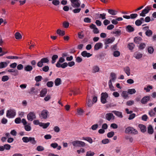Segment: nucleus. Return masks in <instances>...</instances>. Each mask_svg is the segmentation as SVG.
Segmentation results:
<instances>
[{
  "mask_svg": "<svg viewBox=\"0 0 156 156\" xmlns=\"http://www.w3.org/2000/svg\"><path fill=\"white\" fill-rule=\"evenodd\" d=\"M108 85L110 90L112 91H114L115 89L114 87L112 86V83L111 81H109L108 82Z\"/></svg>",
  "mask_w": 156,
  "mask_h": 156,
  "instance_id": "a19ab883",
  "label": "nucleus"
},
{
  "mask_svg": "<svg viewBox=\"0 0 156 156\" xmlns=\"http://www.w3.org/2000/svg\"><path fill=\"white\" fill-rule=\"evenodd\" d=\"M36 118L35 113L34 112H29L27 115V119L28 120L32 121Z\"/></svg>",
  "mask_w": 156,
  "mask_h": 156,
  "instance_id": "39448f33",
  "label": "nucleus"
},
{
  "mask_svg": "<svg viewBox=\"0 0 156 156\" xmlns=\"http://www.w3.org/2000/svg\"><path fill=\"white\" fill-rule=\"evenodd\" d=\"M68 66V63L67 62H64L62 64H60L56 63V66L57 67H61L62 68H65Z\"/></svg>",
  "mask_w": 156,
  "mask_h": 156,
  "instance_id": "2eb2a0df",
  "label": "nucleus"
},
{
  "mask_svg": "<svg viewBox=\"0 0 156 156\" xmlns=\"http://www.w3.org/2000/svg\"><path fill=\"white\" fill-rule=\"evenodd\" d=\"M108 97V94L106 93H102L101 94V101L103 104L106 102V99Z\"/></svg>",
  "mask_w": 156,
  "mask_h": 156,
  "instance_id": "6e6552de",
  "label": "nucleus"
},
{
  "mask_svg": "<svg viewBox=\"0 0 156 156\" xmlns=\"http://www.w3.org/2000/svg\"><path fill=\"white\" fill-rule=\"evenodd\" d=\"M15 37L16 39H20L22 38V36L19 32H16L15 34Z\"/></svg>",
  "mask_w": 156,
  "mask_h": 156,
  "instance_id": "ea45409f",
  "label": "nucleus"
},
{
  "mask_svg": "<svg viewBox=\"0 0 156 156\" xmlns=\"http://www.w3.org/2000/svg\"><path fill=\"white\" fill-rule=\"evenodd\" d=\"M100 68L97 65L94 66L92 68V72L93 73H96L99 72L100 71Z\"/></svg>",
  "mask_w": 156,
  "mask_h": 156,
  "instance_id": "1a4fd4ad",
  "label": "nucleus"
},
{
  "mask_svg": "<svg viewBox=\"0 0 156 156\" xmlns=\"http://www.w3.org/2000/svg\"><path fill=\"white\" fill-rule=\"evenodd\" d=\"M151 7L150 6H147L143 9L142 12L140 13V16L144 17L145 16L146 14L147 13L151 10Z\"/></svg>",
  "mask_w": 156,
  "mask_h": 156,
  "instance_id": "20e7f679",
  "label": "nucleus"
},
{
  "mask_svg": "<svg viewBox=\"0 0 156 156\" xmlns=\"http://www.w3.org/2000/svg\"><path fill=\"white\" fill-rule=\"evenodd\" d=\"M9 79V77L8 76H4L2 77V81L5 82L8 80Z\"/></svg>",
  "mask_w": 156,
  "mask_h": 156,
  "instance_id": "5fc2aeb1",
  "label": "nucleus"
},
{
  "mask_svg": "<svg viewBox=\"0 0 156 156\" xmlns=\"http://www.w3.org/2000/svg\"><path fill=\"white\" fill-rule=\"evenodd\" d=\"M90 27L91 29H93V32L94 34H98L99 33L98 29L95 25L92 24L90 26Z\"/></svg>",
  "mask_w": 156,
  "mask_h": 156,
  "instance_id": "9b49d317",
  "label": "nucleus"
},
{
  "mask_svg": "<svg viewBox=\"0 0 156 156\" xmlns=\"http://www.w3.org/2000/svg\"><path fill=\"white\" fill-rule=\"evenodd\" d=\"M142 23V22L139 20H137L135 22V23L136 26H139Z\"/></svg>",
  "mask_w": 156,
  "mask_h": 156,
  "instance_id": "0e129e2a",
  "label": "nucleus"
},
{
  "mask_svg": "<svg viewBox=\"0 0 156 156\" xmlns=\"http://www.w3.org/2000/svg\"><path fill=\"white\" fill-rule=\"evenodd\" d=\"M101 142L103 144H106L109 142V140L108 139H104L102 140Z\"/></svg>",
  "mask_w": 156,
  "mask_h": 156,
  "instance_id": "bf43d9fd",
  "label": "nucleus"
},
{
  "mask_svg": "<svg viewBox=\"0 0 156 156\" xmlns=\"http://www.w3.org/2000/svg\"><path fill=\"white\" fill-rule=\"evenodd\" d=\"M111 78L109 81L114 82L116 78V75L115 73H111L110 74Z\"/></svg>",
  "mask_w": 156,
  "mask_h": 156,
  "instance_id": "4be33fe9",
  "label": "nucleus"
},
{
  "mask_svg": "<svg viewBox=\"0 0 156 156\" xmlns=\"http://www.w3.org/2000/svg\"><path fill=\"white\" fill-rule=\"evenodd\" d=\"M29 137H23L22 139L23 141L25 143H28L29 142Z\"/></svg>",
  "mask_w": 156,
  "mask_h": 156,
  "instance_id": "6e6d98bb",
  "label": "nucleus"
},
{
  "mask_svg": "<svg viewBox=\"0 0 156 156\" xmlns=\"http://www.w3.org/2000/svg\"><path fill=\"white\" fill-rule=\"evenodd\" d=\"M112 112L119 118H122L123 117V115L121 112L116 111H112Z\"/></svg>",
  "mask_w": 156,
  "mask_h": 156,
  "instance_id": "f3484780",
  "label": "nucleus"
},
{
  "mask_svg": "<svg viewBox=\"0 0 156 156\" xmlns=\"http://www.w3.org/2000/svg\"><path fill=\"white\" fill-rule=\"evenodd\" d=\"M4 150H8L10 149L11 146L8 144H5L4 145Z\"/></svg>",
  "mask_w": 156,
  "mask_h": 156,
  "instance_id": "4d7b16f0",
  "label": "nucleus"
},
{
  "mask_svg": "<svg viewBox=\"0 0 156 156\" xmlns=\"http://www.w3.org/2000/svg\"><path fill=\"white\" fill-rule=\"evenodd\" d=\"M7 66V63L5 62H2L0 63V68L5 67Z\"/></svg>",
  "mask_w": 156,
  "mask_h": 156,
  "instance_id": "37998d69",
  "label": "nucleus"
},
{
  "mask_svg": "<svg viewBox=\"0 0 156 156\" xmlns=\"http://www.w3.org/2000/svg\"><path fill=\"white\" fill-rule=\"evenodd\" d=\"M57 33L59 35L63 36L65 34V31L62 30L60 29L57 30Z\"/></svg>",
  "mask_w": 156,
  "mask_h": 156,
  "instance_id": "72a5a7b5",
  "label": "nucleus"
},
{
  "mask_svg": "<svg viewBox=\"0 0 156 156\" xmlns=\"http://www.w3.org/2000/svg\"><path fill=\"white\" fill-rule=\"evenodd\" d=\"M87 105L89 107H91L93 104V103L92 102L90 99H88L87 102Z\"/></svg>",
  "mask_w": 156,
  "mask_h": 156,
  "instance_id": "680f3d73",
  "label": "nucleus"
},
{
  "mask_svg": "<svg viewBox=\"0 0 156 156\" xmlns=\"http://www.w3.org/2000/svg\"><path fill=\"white\" fill-rule=\"evenodd\" d=\"M147 50L149 54H152L154 51V49L151 46H149L147 48Z\"/></svg>",
  "mask_w": 156,
  "mask_h": 156,
  "instance_id": "c756f323",
  "label": "nucleus"
},
{
  "mask_svg": "<svg viewBox=\"0 0 156 156\" xmlns=\"http://www.w3.org/2000/svg\"><path fill=\"white\" fill-rule=\"evenodd\" d=\"M76 151L79 154H80L81 153H84L85 151L84 148H81L80 149L77 150Z\"/></svg>",
  "mask_w": 156,
  "mask_h": 156,
  "instance_id": "49530a36",
  "label": "nucleus"
},
{
  "mask_svg": "<svg viewBox=\"0 0 156 156\" xmlns=\"http://www.w3.org/2000/svg\"><path fill=\"white\" fill-rule=\"evenodd\" d=\"M106 119L108 121L111 120H113L115 119V117L112 113L106 114L105 115Z\"/></svg>",
  "mask_w": 156,
  "mask_h": 156,
  "instance_id": "9d476101",
  "label": "nucleus"
},
{
  "mask_svg": "<svg viewBox=\"0 0 156 156\" xmlns=\"http://www.w3.org/2000/svg\"><path fill=\"white\" fill-rule=\"evenodd\" d=\"M52 3L54 5L57 6L59 4L60 2L58 0H54L52 2Z\"/></svg>",
  "mask_w": 156,
  "mask_h": 156,
  "instance_id": "e2e57ef3",
  "label": "nucleus"
},
{
  "mask_svg": "<svg viewBox=\"0 0 156 156\" xmlns=\"http://www.w3.org/2000/svg\"><path fill=\"white\" fill-rule=\"evenodd\" d=\"M95 154L94 152L89 151L87 152L86 156H93Z\"/></svg>",
  "mask_w": 156,
  "mask_h": 156,
  "instance_id": "e433bc0d",
  "label": "nucleus"
},
{
  "mask_svg": "<svg viewBox=\"0 0 156 156\" xmlns=\"http://www.w3.org/2000/svg\"><path fill=\"white\" fill-rule=\"evenodd\" d=\"M72 144L73 146L75 147H84L86 145L85 142L77 140L73 141Z\"/></svg>",
  "mask_w": 156,
  "mask_h": 156,
  "instance_id": "f03ea898",
  "label": "nucleus"
},
{
  "mask_svg": "<svg viewBox=\"0 0 156 156\" xmlns=\"http://www.w3.org/2000/svg\"><path fill=\"white\" fill-rule=\"evenodd\" d=\"M146 45L145 43H142L140 44L139 48L140 50L143 49L146 47Z\"/></svg>",
  "mask_w": 156,
  "mask_h": 156,
  "instance_id": "3c124183",
  "label": "nucleus"
},
{
  "mask_svg": "<svg viewBox=\"0 0 156 156\" xmlns=\"http://www.w3.org/2000/svg\"><path fill=\"white\" fill-rule=\"evenodd\" d=\"M115 40L114 38H109L106 39L105 42V44H108L109 43H112Z\"/></svg>",
  "mask_w": 156,
  "mask_h": 156,
  "instance_id": "5701e85b",
  "label": "nucleus"
},
{
  "mask_svg": "<svg viewBox=\"0 0 156 156\" xmlns=\"http://www.w3.org/2000/svg\"><path fill=\"white\" fill-rule=\"evenodd\" d=\"M127 91L128 94H134L136 92V90L134 89H128Z\"/></svg>",
  "mask_w": 156,
  "mask_h": 156,
  "instance_id": "58836bf2",
  "label": "nucleus"
},
{
  "mask_svg": "<svg viewBox=\"0 0 156 156\" xmlns=\"http://www.w3.org/2000/svg\"><path fill=\"white\" fill-rule=\"evenodd\" d=\"M128 47L129 50H132L134 48L135 45L133 43H130L128 44Z\"/></svg>",
  "mask_w": 156,
  "mask_h": 156,
  "instance_id": "09e8293b",
  "label": "nucleus"
},
{
  "mask_svg": "<svg viewBox=\"0 0 156 156\" xmlns=\"http://www.w3.org/2000/svg\"><path fill=\"white\" fill-rule=\"evenodd\" d=\"M123 70L128 76L130 74V69L128 66H126L123 68Z\"/></svg>",
  "mask_w": 156,
  "mask_h": 156,
  "instance_id": "dca6fc26",
  "label": "nucleus"
},
{
  "mask_svg": "<svg viewBox=\"0 0 156 156\" xmlns=\"http://www.w3.org/2000/svg\"><path fill=\"white\" fill-rule=\"evenodd\" d=\"M81 55L84 57H89L92 56V54L87 52L86 51H83L81 53Z\"/></svg>",
  "mask_w": 156,
  "mask_h": 156,
  "instance_id": "a211bd4d",
  "label": "nucleus"
},
{
  "mask_svg": "<svg viewBox=\"0 0 156 156\" xmlns=\"http://www.w3.org/2000/svg\"><path fill=\"white\" fill-rule=\"evenodd\" d=\"M143 56V54L140 52H136L134 54V57L136 59H139L141 58Z\"/></svg>",
  "mask_w": 156,
  "mask_h": 156,
  "instance_id": "4468645a",
  "label": "nucleus"
},
{
  "mask_svg": "<svg viewBox=\"0 0 156 156\" xmlns=\"http://www.w3.org/2000/svg\"><path fill=\"white\" fill-rule=\"evenodd\" d=\"M41 122H40L38 120H34L33 121V123L35 125H39L40 126L41 125Z\"/></svg>",
  "mask_w": 156,
  "mask_h": 156,
  "instance_id": "774afa93",
  "label": "nucleus"
},
{
  "mask_svg": "<svg viewBox=\"0 0 156 156\" xmlns=\"http://www.w3.org/2000/svg\"><path fill=\"white\" fill-rule=\"evenodd\" d=\"M152 31L150 30H148L145 32L146 35L148 36H150L152 34Z\"/></svg>",
  "mask_w": 156,
  "mask_h": 156,
  "instance_id": "603ef678",
  "label": "nucleus"
},
{
  "mask_svg": "<svg viewBox=\"0 0 156 156\" xmlns=\"http://www.w3.org/2000/svg\"><path fill=\"white\" fill-rule=\"evenodd\" d=\"M126 30L128 32H131L134 31V29L131 26L128 25L126 27Z\"/></svg>",
  "mask_w": 156,
  "mask_h": 156,
  "instance_id": "7c9ffc66",
  "label": "nucleus"
},
{
  "mask_svg": "<svg viewBox=\"0 0 156 156\" xmlns=\"http://www.w3.org/2000/svg\"><path fill=\"white\" fill-rule=\"evenodd\" d=\"M148 133L150 134H152L153 133V128L151 125H149L148 127Z\"/></svg>",
  "mask_w": 156,
  "mask_h": 156,
  "instance_id": "c9c22d12",
  "label": "nucleus"
},
{
  "mask_svg": "<svg viewBox=\"0 0 156 156\" xmlns=\"http://www.w3.org/2000/svg\"><path fill=\"white\" fill-rule=\"evenodd\" d=\"M142 38L140 37H137L134 38V41L136 44H139L141 41Z\"/></svg>",
  "mask_w": 156,
  "mask_h": 156,
  "instance_id": "b1692460",
  "label": "nucleus"
},
{
  "mask_svg": "<svg viewBox=\"0 0 156 156\" xmlns=\"http://www.w3.org/2000/svg\"><path fill=\"white\" fill-rule=\"evenodd\" d=\"M148 114L151 117L154 116L156 115V113L154 110L151 109L148 112Z\"/></svg>",
  "mask_w": 156,
  "mask_h": 156,
  "instance_id": "4c0bfd02",
  "label": "nucleus"
},
{
  "mask_svg": "<svg viewBox=\"0 0 156 156\" xmlns=\"http://www.w3.org/2000/svg\"><path fill=\"white\" fill-rule=\"evenodd\" d=\"M120 55V52L118 51H115L113 53V55L115 57H117L119 56Z\"/></svg>",
  "mask_w": 156,
  "mask_h": 156,
  "instance_id": "69168bd1",
  "label": "nucleus"
},
{
  "mask_svg": "<svg viewBox=\"0 0 156 156\" xmlns=\"http://www.w3.org/2000/svg\"><path fill=\"white\" fill-rule=\"evenodd\" d=\"M152 89V87L151 86L149 85H148L146 87H145L144 88V90L146 91L147 92H149L150 90Z\"/></svg>",
  "mask_w": 156,
  "mask_h": 156,
  "instance_id": "79ce46f5",
  "label": "nucleus"
},
{
  "mask_svg": "<svg viewBox=\"0 0 156 156\" xmlns=\"http://www.w3.org/2000/svg\"><path fill=\"white\" fill-rule=\"evenodd\" d=\"M58 56L57 55H55L52 56L51 59V63L52 64L54 63L55 62L56 60L58 58Z\"/></svg>",
  "mask_w": 156,
  "mask_h": 156,
  "instance_id": "c85d7f7f",
  "label": "nucleus"
},
{
  "mask_svg": "<svg viewBox=\"0 0 156 156\" xmlns=\"http://www.w3.org/2000/svg\"><path fill=\"white\" fill-rule=\"evenodd\" d=\"M128 92L126 91H123L121 94V96L124 99L127 98L128 97Z\"/></svg>",
  "mask_w": 156,
  "mask_h": 156,
  "instance_id": "6ab92c4d",
  "label": "nucleus"
},
{
  "mask_svg": "<svg viewBox=\"0 0 156 156\" xmlns=\"http://www.w3.org/2000/svg\"><path fill=\"white\" fill-rule=\"evenodd\" d=\"M114 135V132L111 131L108 133L107 136L108 138H111Z\"/></svg>",
  "mask_w": 156,
  "mask_h": 156,
  "instance_id": "13d9d810",
  "label": "nucleus"
},
{
  "mask_svg": "<svg viewBox=\"0 0 156 156\" xmlns=\"http://www.w3.org/2000/svg\"><path fill=\"white\" fill-rule=\"evenodd\" d=\"M49 61V59L47 58H42L37 63V66L41 67L43 66L44 63H48Z\"/></svg>",
  "mask_w": 156,
  "mask_h": 156,
  "instance_id": "7ed1b4c3",
  "label": "nucleus"
},
{
  "mask_svg": "<svg viewBox=\"0 0 156 156\" xmlns=\"http://www.w3.org/2000/svg\"><path fill=\"white\" fill-rule=\"evenodd\" d=\"M33 69L32 67L30 65H27L24 67V70L26 71H30Z\"/></svg>",
  "mask_w": 156,
  "mask_h": 156,
  "instance_id": "473e14b6",
  "label": "nucleus"
},
{
  "mask_svg": "<svg viewBox=\"0 0 156 156\" xmlns=\"http://www.w3.org/2000/svg\"><path fill=\"white\" fill-rule=\"evenodd\" d=\"M83 112V110L81 109H79L77 110V114L79 115H82Z\"/></svg>",
  "mask_w": 156,
  "mask_h": 156,
  "instance_id": "a18cd8bd",
  "label": "nucleus"
},
{
  "mask_svg": "<svg viewBox=\"0 0 156 156\" xmlns=\"http://www.w3.org/2000/svg\"><path fill=\"white\" fill-rule=\"evenodd\" d=\"M36 150L39 151H42L44 150V148L42 146H38L36 148Z\"/></svg>",
  "mask_w": 156,
  "mask_h": 156,
  "instance_id": "c03bdc74",
  "label": "nucleus"
},
{
  "mask_svg": "<svg viewBox=\"0 0 156 156\" xmlns=\"http://www.w3.org/2000/svg\"><path fill=\"white\" fill-rule=\"evenodd\" d=\"M103 47V44L101 42L96 43L94 46V49L97 50Z\"/></svg>",
  "mask_w": 156,
  "mask_h": 156,
  "instance_id": "f8f14e48",
  "label": "nucleus"
},
{
  "mask_svg": "<svg viewBox=\"0 0 156 156\" xmlns=\"http://www.w3.org/2000/svg\"><path fill=\"white\" fill-rule=\"evenodd\" d=\"M71 5L74 8H78L80 6V2L79 0H70Z\"/></svg>",
  "mask_w": 156,
  "mask_h": 156,
  "instance_id": "423d86ee",
  "label": "nucleus"
},
{
  "mask_svg": "<svg viewBox=\"0 0 156 156\" xmlns=\"http://www.w3.org/2000/svg\"><path fill=\"white\" fill-rule=\"evenodd\" d=\"M63 27L65 28H67L69 26V22L65 21L62 23Z\"/></svg>",
  "mask_w": 156,
  "mask_h": 156,
  "instance_id": "864d4df0",
  "label": "nucleus"
},
{
  "mask_svg": "<svg viewBox=\"0 0 156 156\" xmlns=\"http://www.w3.org/2000/svg\"><path fill=\"white\" fill-rule=\"evenodd\" d=\"M108 12L112 15H115L117 13V12L114 10L112 9H108Z\"/></svg>",
  "mask_w": 156,
  "mask_h": 156,
  "instance_id": "f704fd0d",
  "label": "nucleus"
},
{
  "mask_svg": "<svg viewBox=\"0 0 156 156\" xmlns=\"http://www.w3.org/2000/svg\"><path fill=\"white\" fill-rule=\"evenodd\" d=\"M148 118V117L147 115L145 114L142 115V119L144 121H147V119Z\"/></svg>",
  "mask_w": 156,
  "mask_h": 156,
  "instance_id": "338daca9",
  "label": "nucleus"
},
{
  "mask_svg": "<svg viewBox=\"0 0 156 156\" xmlns=\"http://www.w3.org/2000/svg\"><path fill=\"white\" fill-rule=\"evenodd\" d=\"M29 142H30L32 144H35L37 143V142L35 140L34 137H29Z\"/></svg>",
  "mask_w": 156,
  "mask_h": 156,
  "instance_id": "2f4dec72",
  "label": "nucleus"
},
{
  "mask_svg": "<svg viewBox=\"0 0 156 156\" xmlns=\"http://www.w3.org/2000/svg\"><path fill=\"white\" fill-rule=\"evenodd\" d=\"M49 112L47 110H43L41 112V115H40V117L42 119H46L48 117Z\"/></svg>",
  "mask_w": 156,
  "mask_h": 156,
  "instance_id": "0eeeda50",
  "label": "nucleus"
},
{
  "mask_svg": "<svg viewBox=\"0 0 156 156\" xmlns=\"http://www.w3.org/2000/svg\"><path fill=\"white\" fill-rule=\"evenodd\" d=\"M132 129V127H127L125 129V132L126 133H131Z\"/></svg>",
  "mask_w": 156,
  "mask_h": 156,
  "instance_id": "de8ad7c7",
  "label": "nucleus"
},
{
  "mask_svg": "<svg viewBox=\"0 0 156 156\" xmlns=\"http://www.w3.org/2000/svg\"><path fill=\"white\" fill-rule=\"evenodd\" d=\"M42 79V77L41 76H38L35 77V80L36 82H38L41 81Z\"/></svg>",
  "mask_w": 156,
  "mask_h": 156,
  "instance_id": "8fccbe9b",
  "label": "nucleus"
},
{
  "mask_svg": "<svg viewBox=\"0 0 156 156\" xmlns=\"http://www.w3.org/2000/svg\"><path fill=\"white\" fill-rule=\"evenodd\" d=\"M149 96H145L143 98L141 101V102L143 104H146L150 100Z\"/></svg>",
  "mask_w": 156,
  "mask_h": 156,
  "instance_id": "ddd939ff",
  "label": "nucleus"
},
{
  "mask_svg": "<svg viewBox=\"0 0 156 156\" xmlns=\"http://www.w3.org/2000/svg\"><path fill=\"white\" fill-rule=\"evenodd\" d=\"M65 61L64 58L63 57L59 58L58 61L57 62V63L60 64V63H62Z\"/></svg>",
  "mask_w": 156,
  "mask_h": 156,
  "instance_id": "052dcab7",
  "label": "nucleus"
},
{
  "mask_svg": "<svg viewBox=\"0 0 156 156\" xmlns=\"http://www.w3.org/2000/svg\"><path fill=\"white\" fill-rule=\"evenodd\" d=\"M140 129L142 132L144 133L146 131V127L142 124H140L138 125Z\"/></svg>",
  "mask_w": 156,
  "mask_h": 156,
  "instance_id": "412c9836",
  "label": "nucleus"
},
{
  "mask_svg": "<svg viewBox=\"0 0 156 156\" xmlns=\"http://www.w3.org/2000/svg\"><path fill=\"white\" fill-rule=\"evenodd\" d=\"M30 124L28 123L24 126V129L26 131H29L31 130V127L30 126Z\"/></svg>",
  "mask_w": 156,
  "mask_h": 156,
  "instance_id": "cd10ccee",
  "label": "nucleus"
},
{
  "mask_svg": "<svg viewBox=\"0 0 156 156\" xmlns=\"http://www.w3.org/2000/svg\"><path fill=\"white\" fill-rule=\"evenodd\" d=\"M16 115L15 110L13 109H9L6 111V116L9 118H14Z\"/></svg>",
  "mask_w": 156,
  "mask_h": 156,
  "instance_id": "f257e3e1",
  "label": "nucleus"
},
{
  "mask_svg": "<svg viewBox=\"0 0 156 156\" xmlns=\"http://www.w3.org/2000/svg\"><path fill=\"white\" fill-rule=\"evenodd\" d=\"M49 122H47V123H44L41 122L40 126L42 127L44 129L47 128L50 125Z\"/></svg>",
  "mask_w": 156,
  "mask_h": 156,
  "instance_id": "393cba45",
  "label": "nucleus"
},
{
  "mask_svg": "<svg viewBox=\"0 0 156 156\" xmlns=\"http://www.w3.org/2000/svg\"><path fill=\"white\" fill-rule=\"evenodd\" d=\"M61 83V80L60 78H57L56 79L55 81V83L56 86L59 85Z\"/></svg>",
  "mask_w": 156,
  "mask_h": 156,
  "instance_id": "a878e982",
  "label": "nucleus"
},
{
  "mask_svg": "<svg viewBox=\"0 0 156 156\" xmlns=\"http://www.w3.org/2000/svg\"><path fill=\"white\" fill-rule=\"evenodd\" d=\"M47 93V89L46 88L43 89L40 92V96L41 97H44Z\"/></svg>",
  "mask_w": 156,
  "mask_h": 156,
  "instance_id": "aec40b11",
  "label": "nucleus"
},
{
  "mask_svg": "<svg viewBox=\"0 0 156 156\" xmlns=\"http://www.w3.org/2000/svg\"><path fill=\"white\" fill-rule=\"evenodd\" d=\"M83 140H86L89 142L90 144H92L93 142V140L90 137H83Z\"/></svg>",
  "mask_w": 156,
  "mask_h": 156,
  "instance_id": "bb28decb",
  "label": "nucleus"
}]
</instances>
